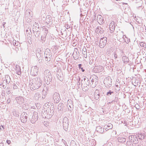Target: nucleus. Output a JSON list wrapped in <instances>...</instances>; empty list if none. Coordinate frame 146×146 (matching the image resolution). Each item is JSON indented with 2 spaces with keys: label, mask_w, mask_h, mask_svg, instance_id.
Wrapping results in <instances>:
<instances>
[{
  "label": "nucleus",
  "mask_w": 146,
  "mask_h": 146,
  "mask_svg": "<svg viewBox=\"0 0 146 146\" xmlns=\"http://www.w3.org/2000/svg\"><path fill=\"white\" fill-rule=\"evenodd\" d=\"M42 81L39 78L36 77L33 79L31 78L29 81V86L32 90L39 88L42 84Z\"/></svg>",
  "instance_id": "f257e3e1"
},
{
  "label": "nucleus",
  "mask_w": 146,
  "mask_h": 146,
  "mask_svg": "<svg viewBox=\"0 0 146 146\" xmlns=\"http://www.w3.org/2000/svg\"><path fill=\"white\" fill-rule=\"evenodd\" d=\"M44 81L47 85L50 84L52 80V76L51 72L48 70H45L44 72Z\"/></svg>",
  "instance_id": "f03ea898"
},
{
  "label": "nucleus",
  "mask_w": 146,
  "mask_h": 146,
  "mask_svg": "<svg viewBox=\"0 0 146 146\" xmlns=\"http://www.w3.org/2000/svg\"><path fill=\"white\" fill-rule=\"evenodd\" d=\"M91 79V86L94 88L98 84V77L95 75H92L90 78Z\"/></svg>",
  "instance_id": "7ed1b4c3"
},
{
  "label": "nucleus",
  "mask_w": 146,
  "mask_h": 146,
  "mask_svg": "<svg viewBox=\"0 0 146 146\" xmlns=\"http://www.w3.org/2000/svg\"><path fill=\"white\" fill-rule=\"evenodd\" d=\"M52 56L50 50L48 48L46 49L44 52V60L48 62L50 61Z\"/></svg>",
  "instance_id": "20e7f679"
},
{
  "label": "nucleus",
  "mask_w": 146,
  "mask_h": 146,
  "mask_svg": "<svg viewBox=\"0 0 146 146\" xmlns=\"http://www.w3.org/2000/svg\"><path fill=\"white\" fill-rule=\"evenodd\" d=\"M104 83L106 87L110 88L111 86V78L110 76L106 77L104 79Z\"/></svg>",
  "instance_id": "39448f33"
},
{
  "label": "nucleus",
  "mask_w": 146,
  "mask_h": 146,
  "mask_svg": "<svg viewBox=\"0 0 146 146\" xmlns=\"http://www.w3.org/2000/svg\"><path fill=\"white\" fill-rule=\"evenodd\" d=\"M62 124L64 129L65 131H67L68 129L69 125L68 119L67 117H64Z\"/></svg>",
  "instance_id": "423d86ee"
},
{
  "label": "nucleus",
  "mask_w": 146,
  "mask_h": 146,
  "mask_svg": "<svg viewBox=\"0 0 146 146\" xmlns=\"http://www.w3.org/2000/svg\"><path fill=\"white\" fill-rule=\"evenodd\" d=\"M107 42V38L103 37L100 38L99 46L101 48H103L105 46Z\"/></svg>",
  "instance_id": "0eeeda50"
},
{
  "label": "nucleus",
  "mask_w": 146,
  "mask_h": 146,
  "mask_svg": "<svg viewBox=\"0 0 146 146\" xmlns=\"http://www.w3.org/2000/svg\"><path fill=\"white\" fill-rule=\"evenodd\" d=\"M38 68L36 66H32L31 72V74L33 76H36L38 74Z\"/></svg>",
  "instance_id": "6e6552de"
},
{
  "label": "nucleus",
  "mask_w": 146,
  "mask_h": 146,
  "mask_svg": "<svg viewBox=\"0 0 146 146\" xmlns=\"http://www.w3.org/2000/svg\"><path fill=\"white\" fill-rule=\"evenodd\" d=\"M101 91L99 90L96 89L94 93V98L95 100L99 101L100 98H101L102 95L101 96Z\"/></svg>",
  "instance_id": "1a4fd4ad"
},
{
  "label": "nucleus",
  "mask_w": 146,
  "mask_h": 146,
  "mask_svg": "<svg viewBox=\"0 0 146 146\" xmlns=\"http://www.w3.org/2000/svg\"><path fill=\"white\" fill-rule=\"evenodd\" d=\"M28 118L27 114L25 112H23L21 115L20 119L22 122L25 123L27 122Z\"/></svg>",
  "instance_id": "9d476101"
},
{
  "label": "nucleus",
  "mask_w": 146,
  "mask_h": 146,
  "mask_svg": "<svg viewBox=\"0 0 146 146\" xmlns=\"http://www.w3.org/2000/svg\"><path fill=\"white\" fill-rule=\"evenodd\" d=\"M53 99L54 102L58 103L60 100L59 94L57 92H55L53 95Z\"/></svg>",
  "instance_id": "9b49d317"
},
{
  "label": "nucleus",
  "mask_w": 146,
  "mask_h": 146,
  "mask_svg": "<svg viewBox=\"0 0 146 146\" xmlns=\"http://www.w3.org/2000/svg\"><path fill=\"white\" fill-rule=\"evenodd\" d=\"M31 114L32 117L31 119V122L33 124L38 119V113L37 112H35L34 113L33 115L32 113Z\"/></svg>",
  "instance_id": "f8f14e48"
},
{
  "label": "nucleus",
  "mask_w": 146,
  "mask_h": 146,
  "mask_svg": "<svg viewBox=\"0 0 146 146\" xmlns=\"http://www.w3.org/2000/svg\"><path fill=\"white\" fill-rule=\"evenodd\" d=\"M129 140H131V142H132L134 144H137L139 142L138 138L135 135H133L129 136Z\"/></svg>",
  "instance_id": "ddd939ff"
},
{
  "label": "nucleus",
  "mask_w": 146,
  "mask_h": 146,
  "mask_svg": "<svg viewBox=\"0 0 146 146\" xmlns=\"http://www.w3.org/2000/svg\"><path fill=\"white\" fill-rule=\"evenodd\" d=\"M78 50L77 48H75L74 52L72 54L73 56L74 59L76 60L78 59L79 57V52H78Z\"/></svg>",
  "instance_id": "4468645a"
},
{
  "label": "nucleus",
  "mask_w": 146,
  "mask_h": 146,
  "mask_svg": "<svg viewBox=\"0 0 146 146\" xmlns=\"http://www.w3.org/2000/svg\"><path fill=\"white\" fill-rule=\"evenodd\" d=\"M15 100L16 101L17 103L21 104L24 102V98L22 96H19L15 98Z\"/></svg>",
  "instance_id": "2eb2a0df"
},
{
  "label": "nucleus",
  "mask_w": 146,
  "mask_h": 146,
  "mask_svg": "<svg viewBox=\"0 0 146 146\" xmlns=\"http://www.w3.org/2000/svg\"><path fill=\"white\" fill-rule=\"evenodd\" d=\"M72 103V102L70 99L68 100L67 107L68 108V110L70 111L72 110V108H73V106Z\"/></svg>",
  "instance_id": "dca6fc26"
},
{
  "label": "nucleus",
  "mask_w": 146,
  "mask_h": 146,
  "mask_svg": "<svg viewBox=\"0 0 146 146\" xmlns=\"http://www.w3.org/2000/svg\"><path fill=\"white\" fill-rule=\"evenodd\" d=\"M48 114L47 115L45 116V118H50L53 115L54 113V111L52 109H50L48 111Z\"/></svg>",
  "instance_id": "f3484780"
},
{
  "label": "nucleus",
  "mask_w": 146,
  "mask_h": 146,
  "mask_svg": "<svg viewBox=\"0 0 146 146\" xmlns=\"http://www.w3.org/2000/svg\"><path fill=\"white\" fill-rule=\"evenodd\" d=\"M32 11L29 9L27 10L25 13V19L28 18H32V16L31 15Z\"/></svg>",
  "instance_id": "a211bd4d"
},
{
  "label": "nucleus",
  "mask_w": 146,
  "mask_h": 146,
  "mask_svg": "<svg viewBox=\"0 0 146 146\" xmlns=\"http://www.w3.org/2000/svg\"><path fill=\"white\" fill-rule=\"evenodd\" d=\"M84 81V87H87V86H89L90 84L91 85V83L90 82L88 78H83Z\"/></svg>",
  "instance_id": "6ab92c4d"
},
{
  "label": "nucleus",
  "mask_w": 146,
  "mask_h": 146,
  "mask_svg": "<svg viewBox=\"0 0 146 146\" xmlns=\"http://www.w3.org/2000/svg\"><path fill=\"white\" fill-rule=\"evenodd\" d=\"M104 128H103L101 126H97L96 128V130L98 132L100 133H102L104 132H105L104 131Z\"/></svg>",
  "instance_id": "aec40b11"
},
{
  "label": "nucleus",
  "mask_w": 146,
  "mask_h": 146,
  "mask_svg": "<svg viewBox=\"0 0 146 146\" xmlns=\"http://www.w3.org/2000/svg\"><path fill=\"white\" fill-rule=\"evenodd\" d=\"M40 28L39 27V26L38 24L37 23H36V22H35V23L33 24V31H35V30H40Z\"/></svg>",
  "instance_id": "412c9836"
},
{
  "label": "nucleus",
  "mask_w": 146,
  "mask_h": 146,
  "mask_svg": "<svg viewBox=\"0 0 146 146\" xmlns=\"http://www.w3.org/2000/svg\"><path fill=\"white\" fill-rule=\"evenodd\" d=\"M113 127L111 123H108V125L104 126V129L106 131H107L109 130H111Z\"/></svg>",
  "instance_id": "4be33fe9"
},
{
  "label": "nucleus",
  "mask_w": 146,
  "mask_h": 146,
  "mask_svg": "<svg viewBox=\"0 0 146 146\" xmlns=\"http://www.w3.org/2000/svg\"><path fill=\"white\" fill-rule=\"evenodd\" d=\"M16 68V73L19 75H21V69L20 66L17 65L15 66Z\"/></svg>",
  "instance_id": "5701e85b"
},
{
  "label": "nucleus",
  "mask_w": 146,
  "mask_h": 146,
  "mask_svg": "<svg viewBox=\"0 0 146 146\" xmlns=\"http://www.w3.org/2000/svg\"><path fill=\"white\" fill-rule=\"evenodd\" d=\"M97 19L98 22L100 24V23H104L103 17H102V16L100 15H99L97 16Z\"/></svg>",
  "instance_id": "b1692460"
},
{
  "label": "nucleus",
  "mask_w": 146,
  "mask_h": 146,
  "mask_svg": "<svg viewBox=\"0 0 146 146\" xmlns=\"http://www.w3.org/2000/svg\"><path fill=\"white\" fill-rule=\"evenodd\" d=\"M41 98V95L39 92H36L34 95L33 99L36 100H38Z\"/></svg>",
  "instance_id": "393cba45"
},
{
  "label": "nucleus",
  "mask_w": 146,
  "mask_h": 146,
  "mask_svg": "<svg viewBox=\"0 0 146 146\" xmlns=\"http://www.w3.org/2000/svg\"><path fill=\"white\" fill-rule=\"evenodd\" d=\"M95 68V72H100L102 71L103 70V67L101 66H97Z\"/></svg>",
  "instance_id": "a878e982"
},
{
  "label": "nucleus",
  "mask_w": 146,
  "mask_h": 146,
  "mask_svg": "<svg viewBox=\"0 0 146 146\" xmlns=\"http://www.w3.org/2000/svg\"><path fill=\"white\" fill-rule=\"evenodd\" d=\"M64 105L62 103H60L58 106V109L60 111H63L64 110Z\"/></svg>",
  "instance_id": "bb28decb"
},
{
  "label": "nucleus",
  "mask_w": 146,
  "mask_h": 146,
  "mask_svg": "<svg viewBox=\"0 0 146 146\" xmlns=\"http://www.w3.org/2000/svg\"><path fill=\"white\" fill-rule=\"evenodd\" d=\"M20 88V83L18 82H16L15 83H14L13 84V88L14 89H16Z\"/></svg>",
  "instance_id": "cd10ccee"
},
{
  "label": "nucleus",
  "mask_w": 146,
  "mask_h": 146,
  "mask_svg": "<svg viewBox=\"0 0 146 146\" xmlns=\"http://www.w3.org/2000/svg\"><path fill=\"white\" fill-rule=\"evenodd\" d=\"M122 60L124 63L127 64L129 62V60L128 58L125 56H123Z\"/></svg>",
  "instance_id": "c85d7f7f"
},
{
  "label": "nucleus",
  "mask_w": 146,
  "mask_h": 146,
  "mask_svg": "<svg viewBox=\"0 0 146 146\" xmlns=\"http://www.w3.org/2000/svg\"><path fill=\"white\" fill-rule=\"evenodd\" d=\"M45 21L46 23L49 24V23L52 21V17L49 15L47 16L46 17Z\"/></svg>",
  "instance_id": "c756f323"
},
{
  "label": "nucleus",
  "mask_w": 146,
  "mask_h": 146,
  "mask_svg": "<svg viewBox=\"0 0 146 146\" xmlns=\"http://www.w3.org/2000/svg\"><path fill=\"white\" fill-rule=\"evenodd\" d=\"M34 32L35 36L36 38H38L40 35V30H36L35 31H33Z\"/></svg>",
  "instance_id": "7c9ffc66"
},
{
  "label": "nucleus",
  "mask_w": 146,
  "mask_h": 146,
  "mask_svg": "<svg viewBox=\"0 0 146 146\" xmlns=\"http://www.w3.org/2000/svg\"><path fill=\"white\" fill-rule=\"evenodd\" d=\"M57 76L58 78L60 81H62L63 80L62 77V72H60L59 74H57Z\"/></svg>",
  "instance_id": "2f4dec72"
},
{
  "label": "nucleus",
  "mask_w": 146,
  "mask_h": 146,
  "mask_svg": "<svg viewBox=\"0 0 146 146\" xmlns=\"http://www.w3.org/2000/svg\"><path fill=\"white\" fill-rule=\"evenodd\" d=\"M97 30L100 34L103 33L105 31V29L101 27H98L97 28Z\"/></svg>",
  "instance_id": "473e14b6"
},
{
  "label": "nucleus",
  "mask_w": 146,
  "mask_h": 146,
  "mask_svg": "<svg viewBox=\"0 0 146 146\" xmlns=\"http://www.w3.org/2000/svg\"><path fill=\"white\" fill-rule=\"evenodd\" d=\"M118 140L119 142L123 143L125 141L126 139L123 137H119L118 138Z\"/></svg>",
  "instance_id": "72a5a7b5"
},
{
  "label": "nucleus",
  "mask_w": 146,
  "mask_h": 146,
  "mask_svg": "<svg viewBox=\"0 0 146 146\" xmlns=\"http://www.w3.org/2000/svg\"><path fill=\"white\" fill-rule=\"evenodd\" d=\"M115 89L117 91H119L120 90V83L119 82L116 83L115 84Z\"/></svg>",
  "instance_id": "f704fd0d"
},
{
  "label": "nucleus",
  "mask_w": 146,
  "mask_h": 146,
  "mask_svg": "<svg viewBox=\"0 0 146 146\" xmlns=\"http://www.w3.org/2000/svg\"><path fill=\"white\" fill-rule=\"evenodd\" d=\"M31 30H26V34L27 36H29V37L31 38V36H32L31 35Z\"/></svg>",
  "instance_id": "c9c22d12"
},
{
  "label": "nucleus",
  "mask_w": 146,
  "mask_h": 146,
  "mask_svg": "<svg viewBox=\"0 0 146 146\" xmlns=\"http://www.w3.org/2000/svg\"><path fill=\"white\" fill-rule=\"evenodd\" d=\"M137 137L139 139L142 140L144 139V134H142L141 133L138 134Z\"/></svg>",
  "instance_id": "e433bc0d"
},
{
  "label": "nucleus",
  "mask_w": 146,
  "mask_h": 146,
  "mask_svg": "<svg viewBox=\"0 0 146 146\" xmlns=\"http://www.w3.org/2000/svg\"><path fill=\"white\" fill-rule=\"evenodd\" d=\"M48 27H42L43 31L44 32V34H46V35L48 33Z\"/></svg>",
  "instance_id": "4c0bfd02"
},
{
  "label": "nucleus",
  "mask_w": 146,
  "mask_h": 146,
  "mask_svg": "<svg viewBox=\"0 0 146 146\" xmlns=\"http://www.w3.org/2000/svg\"><path fill=\"white\" fill-rule=\"evenodd\" d=\"M109 28L111 33H113L115 30V25L113 26L111 25H110Z\"/></svg>",
  "instance_id": "58836bf2"
},
{
  "label": "nucleus",
  "mask_w": 146,
  "mask_h": 146,
  "mask_svg": "<svg viewBox=\"0 0 146 146\" xmlns=\"http://www.w3.org/2000/svg\"><path fill=\"white\" fill-rule=\"evenodd\" d=\"M46 35H47L46 34H44L43 35H42L41 37V40H42V42H44L45 40Z\"/></svg>",
  "instance_id": "ea45409f"
},
{
  "label": "nucleus",
  "mask_w": 146,
  "mask_h": 146,
  "mask_svg": "<svg viewBox=\"0 0 146 146\" xmlns=\"http://www.w3.org/2000/svg\"><path fill=\"white\" fill-rule=\"evenodd\" d=\"M41 54L40 52H36V55L38 58V59L39 58H42L41 57Z\"/></svg>",
  "instance_id": "a19ab883"
},
{
  "label": "nucleus",
  "mask_w": 146,
  "mask_h": 146,
  "mask_svg": "<svg viewBox=\"0 0 146 146\" xmlns=\"http://www.w3.org/2000/svg\"><path fill=\"white\" fill-rule=\"evenodd\" d=\"M13 115L16 117H18L19 116V115L18 114V112L15 111V110H14L13 111Z\"/></svg>",
  "instance_id": "79ce46f5"
},
{
  "label": "nucleus",
  "mask_w": 146,
  "mask_h": 146,
  "mask_svg": "<svg viewBox=\"0 0 146 146\" xmlns=\"http://www.w3.org/2000/svg\"><path fill=\"white\" fill-rule=\"evenodd\" d=\"M47 93H46L45 91V89L43 88V90L42 91V98L44 99L46 96V95L47 94Z\"/></svg>",
  "instance_id": "37998d69"
},
{
  "label": "nucleus",
  "mask_w": 146,
  "mask_h": 146,
  "mask_svg": "<svg viewBox=\"0 0 146 146\" xmlns=\"http://www.w3.org/2000/svg\"><path fill=\"white\" fill-rule=\"evenodd\" d=\"M42 116H43V117H45V116H47V114H48V111L47 110H46V111L44 110V112H42Z\"/></svg>",
  "instance_id": "c03bdc74"
},
{
  "label": "nucleus",
  "mask_w": 146,
  "mask_h": 146,
  "mask_svg": "<svg viewBox=\"0 0 146 146\" xmlns=\"http://www.w3.org/2000/svg\"><path fill=\"white\" fill-rule=\"evenodd\" d=\"M126 145L127 146H133L131 142L130 141H127Z\"/></svg>",
  "instance_id": "a18cd8bd"
},
{
  "label": "nucleus",
  "mask_w": 146,
  "mask_h": 146,
  "mask_svg": "<svg viewBox=\"0 0 146 146\" xmlns=\"http://www.w3.org/2000/svg\"><path fill=\"white\" fill-rule=\"evenodd\" d=\"M140 45L141 46L143 47L144 48H146V44L144 42H141L140 43Z\"/></svg>",
  "instance_id": "49530a36"
},
{
  "label": "nucleus",
  "mask_w": 146,
  "mask_h": 146,
  "mask_svg": "<svg viewBox=\"0 0 146 146\" xmlns=\"http://www.w3.org/2000/svg\"><path fill=\"white\" fill-rule=\"evenodd\" d=\"M113 92L110 90L109 91L106 93V95L108 96H109L110 95H112V94H113Z\"/></svg>",
  "instance_id": "de8ad7c7"
},
{
  "label": "nucleus",
  "mask_w": 146,
  "mask_h": 146,
  "mask_svg": "<svg viewBox=\"0 0 146 146\" xmlns=\"http://www.w3.org/2000/svg\"><path fill=\"white\" fill-rule=\"evenodd\" d=\"M139 82V80H136L134 83V86H137L138 85V83Z\"/></svg>",
  "instance_id": "09e8293b"
},
{
  "label": "nucleus",
  "mask_w": 146,
  "mask_h": 146,
  "mask_svg": "<svg viewBox=\"0 0 146 146\" xmlns=\"http://www.w3.org/2000/svg\"><path fill=\"white\" fill-rule=\"evenodd\" d=\"M82 64H78V67L79 69H81L82 72H84V69H83L82 67Z\"/></svg>",
  "instance_id": "8fccbe9b"
},
{
  "label": "nucleus",
  "mask_w": 146,
  "mask_h": 146,
  "mask_svg": "<svg viewBox=\"0 0 146 146\" xmlns=\"http://www.w3.org/2000/svg\"><path fill=\"white\" fill-rule=\"evenodd\" d=\"M32 18H30V17L28 18H27L25 19L26 20V21L27 22L29 23V22H31V19Z\"/></svg>",
  "instance_id": "3c124183"
},
{
  "label": "nucleus",
  "mask_w": 146,
  "mask_h": 146,
  "mask_svg": "<svg viewBox=\"0 0 146 146\" xmlns=\"http://www.w3.org/2000/svg\"><path fill=\"white\" fill-rule=\"evenodd\" d=\"M82 53L83 55H84V57L85 58H86L87 56V51H82Z\"/></svg>",
  "instance_id": "603ef678"
},
{
  "label": "nucleus",
  "mask_w": 146,
  "mask_h": 146,
  "mask_svg": "<svg viewBox=\"0 0 146 146\" xmlns=\"http://www.w3.org/2000/svg\"><path fill=\"white\" fill-rule=\"evenodd\" d=\"M118 101V98L117 97H115L114 99L112 101V102H114V103L117 102Z\"/></svg>",
  "instance_id": "864d4df0"
},
{
  "label": "nucleus",
  "mask_w": 146,
  "mask_h": 146,
  "mask_svg": "<svg viewBox=\"0 0 146 146\" xmlns=\"http://www.w3.org/2000/svg\"><path fill=\"white\" fill-rule=\"evenodd\" d=\"M5 126L3 125H1L0 126V129L1 130H3L4 129Z\"/></svg>",
  "instance_id": "5fc2aeb1"
},
{
  "label": "nucleus",
  "mask_w": 146,
  "mask_h": 146,
  "mask_svg": "<svg viewBox=\"0 0 146 146\" xmlns=\"http://www.w3.org/2000/svg\"><path fill=\"white\" fill-rule=\"evenodd\" d=\"M11 93L10 90H9V89L7 88V93L8 94H9Z\"/></svg>",
  "instance_id": "6e6d98bb"
},
{
  "label": "nucleus",
  "mask_w": 146,
  "mask_h": 146,
  "mask_svg": "<svg viewBox=\"0 0 146 146\" xmlns=\"http://www.w3.org/2000/svg\"><path fill=\"white\" fill-rule=\"evenodd\" d=\"M81 86H82V88L83 87H84V82L83 81V80H81Z\"/></svg>",
  "instance_id": "4d7b16f0"
},
{
  "label": "nucleus",
  "mask_w": 146,
  "mask_h": 146,
  "mask_svg": "<svg viewBox=\"0 0 146 146\" xmlns=\"http://www.w3.org/2000/svg\"><path fill=\"white\" fill-rule=\"evenodd\" d=\"M48 86L45 87L44 88L45 89V91L46 93H47V92L48 91V88H47Z\"/></svg>",
  "instance_id": "13d9d810"
},
{
  "label": "nucleus",
  "mask_w": 146,
  "mask_h": 146,
  "mask_svg": "<svg viewBox=\"0 0 146 146\" xmlns=\"http://www.w3.org/2000/svg\"><path fill=\"white\" fill-rule=\"evenodd\" d=\"M114 57L115 59H116L117 58V55L116 52H114Z\"/></svg>",
  "instance_id": "bf43d9fd"
},
{
  "label": "nucleus",
  "mask_w": 146,
  "mask_h": 146,
  "mask_svg": "<svg viewBox=\"0 0 146 146\" xmlns=\"http://www.w3.org/2000/svg\"><path fill=\"white\" fill-rule=\"evenodd\" d=\"M5 82L6 83H7V84H8L9 82V81H7V80H4L3 81V82L5 83Z\"/></svg>",
  "instance_id": "052dcab7"
},
{
  "label": "nucleus",
  "mask_w": 146,
  "mask_h": 146,
  "mask_svg": "<svg viewBox=\"0 0 146 146\" xmlns=\"http://www.w3.org/2000/svg\"><path fill=\"white\" fill-rule=\"evenodd\" d=\"M38 60L39 62L40 63V62H42V58H39L38 59Z\"/></svg>",
  "instance_id": "680f3d73"
},
{
  "label": "nucleus",
  "mask_w": 146,
  "mask_h": 146,
  "mask_svg": "<svg viewBox=\"0 0 146 146\" xmlns=\"http://www.w3.org/2000/svg\"><path fill=\"white\" fill-rule=\"evenodd\" d=\"M13 44L14 45L17 46V44L16 40H13Z\"/></svg>",
  "instance_id": "e2e57ef3"
},
{
  "label": "nucleus",
  "mask_w": 146,
  "mask_h": 146,
  "mask_svg": "<svg viewBox=\"0 0 146 146\" xmlns=\"http://www.w3.org/2000/svg\"><path fill=\"white\" fill-rule=\"evenodd\" d=\"M6 142L7 143V144H8V145H9L11 143V141L10 140H7L6 141Z\"/></svg>",
  "instance_id": "0e129e2a"
},
{
  "label": "nucleus",
  "mask_w": 146,
  "mask_h": 146,
  "mask_svg": "<svg viewBox=\"0 0 146 146\" xmlns=\"http://www.w3.org/2000/svg\"><path fill=\"white\" fill-rule=\"evenodd\" d=\"M85 87H86V89H85L84 88H82L83 89V90L84 91H86L87 90H88V88H87V87L85 86Z\"/></svg>",
  "instance_id": "69168bd1"
},
{
  "label": "nucleus",
  "mask_w": 146,
  "mask_h": 146,
  "mask_svg": "<svg viewBox=\"0 0 146 146\" xmlns=\"http://www.w3.org/2000/svg\"><path fill=\"white\" fill-rule=\"evenodd\" d=\"M82 51L86 52V49L85 47H84L82 49Z\"/></svg>",
  "instance_id": "338daca9"
},
{
  "label": "nucleus",
  "mask_w": 146,
  "mask_h": 146,
  "mask_svg": "<svg viewBox=\"0 0 146 146\" xmlns=\"http://www.w3.org/2000/svg\"><path fill=\"white\" fill-rule=\"evenodd\" d=\"M110 25H113V26L115 25V23L114 22H111Z\"/></svg>",
  "instance_id": "774afa93"
}]
</instances>
